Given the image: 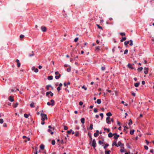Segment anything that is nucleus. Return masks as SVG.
I'll list each match as a JSON object with an SVG mask.
<instances>
[{
  "mask_svg": "<svg viewBox=\"0 0 154 154\" xmlns=\"http://www.w3.org/2000/svg\"><path fill=\"white\" fill-rule=\"evenodd\" d=\"M128 129V128L127 127H126V126H124V131L126 133H127V131L126 129Z\"/></svg>",
  "mask_w": 154,
  "mask_h": 154,
  "instance_id": "nucleus-23",
  "label": "nucleus"
},
{
  "mask_svg": "<svg viewBox=\"0 0 154 154\" xmlns=\"http://www.w3.org/2000/svg\"><path fill=\"white\" fill-rule=\"evenodd\" d=\"M106 123L108 124H110V121L109 120H106Z\"/></svg>",
  "mask_w": 154,
  "mask_h": 154,
  "instance_id": "nucleus-62",
  "label": "nucleus"
},
{
  "mask_svg": "<svg viewBox=\"0 0 154 154\" xmlns=\"http://www.w3.org/2000/svg\"><path fill=\"white\" fill-rule=\"evenodd\" d=\"M34 55V54L33 51H32V53L29 54V56L30 57H31Z\"/></svg>",
  "mask_w": 154,
  "mask_h": 154,
  "instance_id": "nucleus-17",
  "label": "nucleus"
},
{
  "mask_svg": "<svg viewBox=\"0 0 154 154\" xmlns=\"http://www.w3.org/2000/svg\"><path fill=\"white\" fill-rule=\"evenodd\" d=\"M72 130L71 129L67 131V132L68 134H69L71 133L72 132Z\"/></svg>",
  "mask_w": 154,
  "mask_h": 154,
  "instance_id": "nucleus-48",
  "label": "nucleus"
},
{
  "mask_svg": "<svg viewBox=\"0 0 154 154\" xmlns=\"http://www.w3.org/2000/svg\"><path fill=\"white\" fill-rule=\"evenodd\" d=\"M100 49V47L99 46H97L96 47V50H99Z\"/></svg>",
  "mask_w": 154,
  "mask_h": 154,
  "instance_id": "nucleus-47",
  "label": "nucleus"
},
{
  "mask_svg": "<svg viewBox=\"0 0 154 154\" xmlns=\"http://www.w3.org/2000/svg\"><path fill=\"white\" fill-rule=\"evenodd\" d=\"M140 84V82H137L134 84V85L136 87H137L139 86Z\"/></svg>",
  "mask_w": 154,
  "mask_h": 154,
  "instance_id": "nucleus-15",
  "label": "nucleus"
},
{
  "mask_svg": "<svg viewBox=\"0 0 154 154\" xmlns=\"http://www.w3.org/2000/svg\"><path fill=\"white\" fill-rule=\"evenodd\" d=\"M132 121L131 119H130V120H129L128 124L129 125H130L132 124Z\"/></svg>",
  "mask_w": 154,
  "mask_h": 154,
  "instance_id": "nucleus-28",
  "label": "nucleus"
},
{
  "mask_svg": "<svg viewBox=\"0 0 154 154\" xmlns=\"http://www.w3.org/2000/svg\"><path fill=\"white\" fill-rule=\"evenodd\" d=\"M148 68L145 67L144 68V73L145 74H146L148 73Z\"/></svg>",
  "mask_w": 154,
  "mask_h": 154,
  "instance_id": "nucleus-5",
  "label": "nucleus"
},
{
  "mask_svg": "<svg viewBox=\"0 0 154 154\" xmlns=\"http://www.w3.org/2000/svg\"><path fill=\"white\" fill-rule=\"evenodd\" d=\"M113 134L111 132H110L108 134V136L109 137L111 138L112 137Z\"/></svg>",
  "mask_w": 154,
  "mask_h": 154,
  "instance_id": "nucleus-14",
  "label": "nucleus"
},
{
  "mask_svg": "<svg viewBox=\"0 0 154 154\" xmlns=\"http://www.w3.org/2000/svg\"><path fill=\"white\" fill-rule=\"evenodd\" d=\"M8 100L11 102H13L14 101V97L11 96H10L9 97Z\"/></svg>",
  "mask_w": 154,
  "mask_h": 154,
  "instance_id": "nucleus-6",
  "label": "nucleus"
},
{
  "mask_svg": "<svg viewBox=\"0 0 154 154\" xmlns=\"http://www.w3.org/2000/svg\"><path fill=\"white\" fill-rule=\"evenodd\" d=\"M113 145H115L117 147V144L116 143V141L113 142V143L112 144V145L113 146Z\"/></svg>",
  "mask_w": 154,
  "mask_h": 154,
  "instance_id": "nucleus-45",
  "label": "nucleus"
},
{
  "mask_svg": "<svg viewBox=\"0 0 154 154\" xmlns=\"http://www.w3.org/2000/svg\"><path fill=\"white\" fill-rule=\"evenodd\" d=\"M129 42H130L129 45L130 46H131L133 45V41L132 40H130Z\"/></svg>",
  "mask_w": 154,
  "mask_h": 154,
  "instance_id": "nucleus-32",
  "label": "nucleus"
},
{
  "mask_svg": "<svg viewBox=\"0 0 154 154\" xmlns=\"http://www.w3.org/2000/svg\"><path fill=\"white\" fill-rule=\"evenodd\" d=\"M129 43V41H125L124 42V44L126 46Z\"/></svg>",
  "mask_w": 154,
  "mask_h": 154,
  "instance_id": "nucleus-38",
  "label": "nucleus"
},
{
  "mask_svg": "<svg viewBox=\"0 0 154 154\" xmlns=\"http://www.w3.org/2000/svg\"><path fill=\"white\" fill-rule=\"evenodd\" d=\"M16 62L17 63V66L18 67H20V62L19 60L18 59H17Z\"/></svg>",
  "mask_w": 154,
  "mask_h": 154,
  "instance_id": "nucleus-9",
  "label": "nucleus"
},
{
  "mask_svg": "<svg viewBox=\"0 0 154 154\" xmlns=\"http://www.w3.org/2000/svg\"><path fill=\"white\" fill-rule=\"evenodd\" d=\"M97 102L98 104H100L101 103V100L100 99H98L97 100Z\"/></svg>",
  "mask_w": 154,
  "mask_h": 154,
  "instance_id": "nucleus-25",
  "label": "nucleus"
},
{
  "mask_svg": "<svg viewBox=\"0 0 154 154\" xmlns=\"http://www.w3.org/2000/svg\"><path fill=\"white\" fill-rule=\"evenodd\" d=\"M51 93V91H48V92H47L46 93V96H48V95L50 94V93Z\"/></svg>",
  "mask_w": 154,
  "mask_h": 154,
  "instance_id": "nucleus-43",
  "label": "nucleus"
},
{
  "mask_svg": "<svg viewBox=\"0 0 154 154\" xmlns=\"http://www.w3.org/2000/svg\"><path fill=\"white\" fill-rule=\"evenodd\" d=\"M103 140H99V141L98 143L100 144L101 145L103 143Z\"/></svg>",
  "mask_w": 154,
  "mask_h": 154,
  "instance_id": "nucleus-31",
  "label": "nucleus"
},
{
  "mask_svg": "<svg viewBox=\"0 0 154 154\" xmlns=\"http://www.w3.org/2000/svg\"><path fill=\"white\" fill-rule=\"evenodd\" d=\"M110 150H107L105 151V154H110Z\"/></svg>",
  "mask_w": 154,
  "mask_h": 154,
  "instance_id": "nucleus-29",
  "label": "nucleus"
},
{
  "mask_svg": "<svg viewBox=\"0 0 154 154\" xmlns=\"http://www.w3.org/2000/svg\"><path fill=\"white\" fill-rule=\"evenodd\" d=\"M117 144V147H118L119 146H121V147H122L123 146H124V144H122L121 142L120 141H119L118 142Z\"/></svg>",
  "mask_w": 154,
  "mask_h": 154,
  "instance_id": "nucleus-7",
  "label": "nucleus"
},
{
  "mask_svg": "<svg viewBox=\"0 0 154 154\" xmlns=\"http://www.w3.org/2000/svg\"><path fill=\"white\" fill-rule=\"evenodd\" d=\"M30 107H34V103H33V102H32V103L30 104Z\"/></svg>",
  "mask_w": 154,
  "mask_h": 154,
  "instance_id": "nucleus-35",
  "label": "nucleus"
},
{
  "mask_svg": "<svg viewBox=\"0 0 154 154\" xmlns=\"http://www.w3.org/2000/svg\"><path fill=\"white\" fill-rule=\"evenodd\" d=\"M144 149L146 150H148V147L147 146H144Z\"/></svg>",
  "mask_w": 154,
  "mask_h": 154,
  "instance_id": "nucleus-52",
  "label": "nucleus"
},
{
  "mask_svg": "<svg viewBox=\"0 0 154 154\" xmlns=\"http://www.w3.org/2000/svg\"><path fill=\"white\" fill-rule=\"evenodd\" d=\"M32 70H34L35 72H38V69L37 68H35V67L33 66L32 67Z\"/></svg>",
  "mask_w": 154,
  "mask_h": 154,
  "instance_id": "nucleus-8",
  "label": "nucleus"
},
{
  "mask_svg": "<svg viewBox=\"0 0 154 154\" xmlns=\"http://www.w3.org/2000/svg\"><path fill=\"white\" fill-rule=\"evenodd\" d=\"M94 112L95 113H96L97 112V110L96 108H94Z\"/></svg>",
  "mask_w": 154,
  "mask_h": 154,
  "instance_id": "nucleus-54",
  "label": "nucleus"
},
{
  "mask_svg": "<svg viewBox=\"0 0 154 154\" xmlns=\"http://www.w3.org/2000/svg\"><path fill=\"white\" fill-rule=\"evenodd\" d=\"M81 121L82 122V123L84 124L85 122V119L84 118H82L81 119Z\"/></svg>",
  "mask_w": 154,
  "mask_h": 154,
  "instance_id": "nucleus-13",
  "label": "nucleus"
},
{
  "mask_svg": "<svg viewBox=\"0 0 154 154\" xmlns=\"http://www.w3.org/2000/svg\"><path fill=\"white\" fill-rule=\"evenodd\" d=\"M100 115L101 116L102 119L103 118V113H100Z\"/></svg>",
  "mask_w": 154,
  "mask_h": 154,
  "instance_id": "nucleus-59",
  "label": "nucleus"
},
{
  "mask_svg": "<svg viewBox=\"0 0 154 154\" xmlns=\"http://www.w3.org/2000/svg\"><path fill=\"white\" fill-rule=\"evenodd\" d=\"M99 135V134H97V133H96H96H95L94 134V136L95 137H97V136Z\"/></svg>",
  "mask_w": 154,
  "mask_h": 154,
  "instance_id": "nucleus-44",
  "label": "nucleus"
},
{
  "mask_svg": "<svg viewBox=\"0 0 154 154\" xmlns=\"http://www.w3.org/2000/svg\"><path fill=\"white\" fill-rule=\"evenodd\" d=\"M128 67L130 69H133L134 68L132 66V65L130 63H128L127 65Z\"/></svg>",
  "mask_w": 154,
  "mask_h": 154,
  "instance_id": "nucleus-11",
  "label": "nucleus"
},
{
  "mask_svg": "<svg viewBox=\"0 0 154 154\" xmlns=\"http://www.w3.org/2000/svg\"><path fill=\"white\" fill-rule=\"evenodd\" d=\"M88 136L89 137H90V138L91 140H92V137H91V135H92L91 134L90 132H88Z\"/></svg>",
  "mask_w": 154,
  "mask_h": 154,
  "instance_id": "nucleus-16",
  "label": "nucleus"
},
{
  "mask_svg": "<svg viewBox=\"0 0 154 154\" xmlns=\"http://www.w3.org/2000/svg\"><path fill=\"white\" fill-rule=\"evenodd\" d=\"M4 122L3 120L2 119H0V123L1 124H2Z\"/></svg>",
  "mask_w": 154,
  "mask_h": 154,
  "instance_id": "nucleus-51",
  "label": "nucleus"
},
{
  "mask_svg": "<svg viewBox=\"0 0 154 154\" xmlns=\"http://www.w3.org/2000/svg\"><path fill=\"white\" fill-rule=\"evenodd\" d=\"M51 143L53 145H54L55 144V141L54 140H53L51 141Z\"/></svg>",
  "mask_w": 154,
  "mask_h": 154,
  "instance_id": "nucleus-36",
  "label": "nucleus"
},
{
  "mask_svg": "<svg viewBox=\"0 0 154 154\" xmlns=\"http://www.w3.org/2000/svg\"><path fill=\"white\" fill-rule=\"evenodd\" d=\"M41 116L42 117V121H44L45 119H48L47 115L45 114L41 113Z\"/></svg>",
  "mask_w": 154,
  "mask_h": 154,
  "instance_id": "nucleus-1",
  "label": "nucleus"
},
{
  "mask_svg": "<svg viewBox=\"0 0 154 154\" xmlns=\"http://www.w3.org/2000/svg\"><path fill=\"white\" fill-rule=\"evenodd\" d=\"M104 131L106 130L108 132H109L110 131V129L109 128H104Z\"/></svg>",
  "mask_w": 154,
  "mask_h": 154,
  "instance_id": "nucleus-41",
  "label": "nucleus"
},
{
  "mask_svg": "<svg viewBox=\"0 0 154 154\" xmlns=\"http://www.w3.org/2000/svg\"><path fill=\"white\" fill-rule=\"evenodd\" d=\"M143 69V68L142 67H140L138 68L137 70L138 72H140L142 71Z\"/></svg>",
  "mask_w": 154,
  "mask_h": 154,
  "instance_id": "nucleus-22",
  "label": "nucleus"
},
{
  "mask_svg": "<svg viewBox=\"0 0 154 154\" xmlns=\"http://www.w3.org/2000/svg\"><path fill=\"white\" fill-rule=\"evenodd\" d=\"M53 79V77L52 76H51V75L49 76L48 77V79L49 80H52Z\"/></svg>",
  "mask_w": 154,
  "mask_h": 154,
  "instance_id": "nucleus-21",
  "label": "nucleus"
},
{
  "mask_svg": "<svg viewBox=\"0 0 154 154\" xmlns=\"http://www.w3.org/2000/svg\"><path fill=\"white\" fill-rule=\"evenodd\" d=\"M64 128L65 130H66L68 129V127L66 126H64Z\"/></svg>",
  "mask_w": 154,
  "mask_h": 154,
  "instance_id": "nucleus-57",
  "label": "nucleus"
},
{
  "mask_svg": "<svg viewBox=\"0 0 154 154\" xmlns=\"http://www.w3.org/2000/svg\"><path fill=\"white\" fill-rule=\"evenodd\" d=\"M109 146V144L108 143H106L105 144V145L104 146L103 148L104 149H106L107 147H108Z\"/></svg>",
  "mask_w": 154,
  "mask_h": 154,
  "instance_id": "nucleus-34",
  "label": "nucleus"
},
{
  "mask_svg": "<svg viewBox=\"0 0 154 154\" xmlns=\"http://www.w3.org/2000/svg\"><path fill=\"white\" fill-rule=\"evenodd\" d=\"M96 25L98 28L102 29V27L101 26H99V25L97 24Z\"/></svg>",
  "mask_w": 154,
  "mask_h": 154,
  "instance_id": "nucleus-42",
  "label": "nucleus"
},
{
  "mask_svg": "<svg viewBox=\"0 0 154 154\" xmlns=\"http://www.w3.org/2000/svg\"><path fill=\"white\" fill-rule=\"evenodd\" d=\"M114 138L115 140H117L118 138L119 137V135H118L117 133H115L113 134Z\"/></svg>",
  "mask_w": 154,
  "mask_h": 154,
  "instance_id": "nucleus-3",
  "label": "nucleus"
},
{
  "mask_svg": "<svg viewBox=\"0 0 154 154\" xmlns=\"http://www.w3.org/2000/svg\"><path fill=\"white\" fill-rule=\"evenodd\" d=\"M57 90L58 91H59L61 90L60 87H58L57 88Z\"/></svg>",
  "mask_w": 154,
  "mask_h": 154,
  "instance_id": "nucleus-58",
  "label": "nucleus"
},
{
  "mask_svg": "<svg viewBox=\"0 0 154 154\" xmlns=\"http://www.w3.org/2000/svg\"><path fill=\"white\" fill-rule=\"evenodd\" d=\"M101 69L102 70L104 71L105 69V67L104 66H102Z\"/></svg>",
  "mask_w": 154,
  "mask_h": 154,
  "instance_id": "nucleus-55",
  "label": "nucleus"
},
{
  "mask_svg": "<svg viewBox=\"0 0 154 154\" xmlns=\"http://www.w3.org/2000/svg\"><path fill=\"white\" fill-rule=\"evenodd\" d=\"M41 29L43 32H45L47 30V28L45 26H42L41 27Z\"/></svg>",
  "mask_w": 154,
  "mask_h": 154,
  "instance_id": "nucleus-4",
  "label": "nucleus"
},
{
  "mask_svg": "<svg viewBox=\"0 0 154 154\" xmlns=\"http://www.w3.org/2000/svg\"><path fill=\"white\" fill-rule=\"evenodd\" d=\"M78 39L79 38L78 37L75 38L74 39L75 42H77L78 40Z\"/></svg>",
  "mask_w": 154,
  "mask_h": 154,
  "instance_id": "nucleus-53",
  "label": "nucleus"
},
{
  "mask_svg": "<svg viewBox=\"0 0 154 154\" xmlns=\"http://www.w3.org/2000/svg\"><path fill=\"white\" fill-rule=\"evenodd\" d=\"M45 146L43 144H41L40 146V148L41 149H43L44 148Z\"/></svg>",
  "mask_w": 154,
  "mask_h": 154,
  "instance_id": "nucleus-19",
  "label": "nucleus"
},
{
  "mask_svg": "<svg viewBox=\"0 0 154 154\" xmlns=\"http://www.w3.org/2000/svg\"><path fill=\"white\" fill-rule=\"evenodd\" d=\"M50 102L51 103V106H53L54 105L55 101L54 100H53V99L51 100H50Z\"/></svg>",
  "mask_w": 154,
  "mask_h": 154,
  "instance_id": "nucleus-10",
  "label": "nucleus"
},
{
  "mask_svg": "<svg viewBox=\"0 0 154 154\" xmlns=\"http://www.w3.org/2000/svg\"><path fill=\"white\" fill-rule=\"evenodd\" d=\"M82 88L84 89L85 90H86L87 88L85 87L84 85H83L82 87Z\"/></svg>",
  "mask_w": 154,
  "mask_h": 154,
  "instance_id": "nucleus-49",
  "label": "nucleus"
},
{
  "mask_svg": "<svg viewBox=\"0 0 154 154\" xmlns=\"http://www.w3.org/2000/svg\"><path fill=\"white\" fill-rule=\"evenodd\" d=\"M18 105V103H17H17L15 104V105L13 106V107H14V108H16V107Z\"/></svg>",
  "mask_w": 154,
  "mask_h": 154,
  "instance_id": "nucleus-50",
  "label": "nucleus"
},
{
  "mask_svg": "<svg viewBox=\"0 0 154 154\" xmlns=\"http://www.w3.org/2000/svg\"><path fill=\"white\" fill-rule=\"evenodd\" d=\"M120 151L121 152H124L125 151H124V147H123V148L121 149H120Z\"/></svg>",
  "mask_w": 154,
  "mask_h": 154,
  "instance_id": "nucleus-40",
  "label": "nucleus"
},
{
  "mask_svg": "<svg viewBox=\"0 0 154 154\" xmlns=\"http://www.w3.org/2000/svg\"><path fill=\"white\" fill-rule=\"evenodd\" d=\"M128 49H126L125 51L124 54H127L128 53Z\"/></svg>",
  "mask_w": 154,
  "mask_h": 154,
  "instance_id": "nucleus-37",
  "label": "nucleus"
},
{
  "mask_svg": "<svg viewBox=\"0 0 154 154\" xmlns=\"http://www.w3.org/2000/svg\"><path fill=\"white\" fill-rule=\"evenodd\" d=\"M134 131H134V130H131L130 131V134L131 135H132V134H134Z\"/></svg>",
  "mask_w": 154,
  "mask_h": 154,
  "instance_id": "nucleus-30",
  "label": "nucleus"
},
{
  "mask_svg": "<svg viewBox=\"0 0 154 154\" xmlns=\"http://www.w3.org/2000/svg\"><path fill=\"white\" fill-rule=\"evenodd\" d=\"M90 129L91 130H92L93 129V124H91L90 125V127H89Z\"/></svg>",
  "mask_w": 154,
  "mask_h": 154,
  "instance_id": "nucleus-33",
  "label": "nucleus"
},
{
  "mask_svg": "<svg viewBox=\"0 0 154 154\" xmlns=\"http://www.w3.org/2000/svg\"><path fill=\"white\" fill-rule=\"evenodd\" d=\"M61 76V75L59 74L58 75H56L55 76V78L56 79H58Z\"/></svg>",
  "mask_w": 154,
  "mask_h": 154,
  "instance_id": "nucleus-18",
  "label": "nucleus"
},
{
  "mask_svg": "<svg viewBox=\"0 0 154 154\" xmlns=\"http://www.w3.org/2000/svg\"><path fill=\"white\" fill-rule=\"evenodd\" d=\"M3 126L4 127H7V125L6 123H4L3 125Z\"/></svg>",
  "mask_w": 154,
  "mask_h": 154,
  "instance_id": "nucleus-64",
  "label": "nucleus"
},
{
  "mask_svg": "<svg viewBox=\"0 0 154 154\" xmlns=\"http://www.w3.org/2000/svg\"><path fill=\"white\" fill-rule=\"evenodd\" d=\"M126 39V37H122V39L120 40L121 42H123Z\"/></svg>",
  "mask_w": 154,
  "mask_h": 154,
  "instance_id": "nucleus-24",
  "label": "nucleus"
},
{
  "mask_svg": "<svg viewBox=\"0 0 154 154\" xmlns=\"http://www.w3.org/2000/svg\"><path fill=\"white\" fill-rule=\"evenodd\" d=\"M106 116H107L108 117H109L112 115V114L110 112H109L106 113Z\"/></svg>",
  "mask_w": 154,
  "mask_h": 154,
  "instance_id": "nucleus-20",
  "label": "nucleus"
},
{
  "mask_svg": "<svg viewBox=\"0 0 154 154\" xmlns=\"http://www.w3.org/2000/svg\"><path fill=\"white\" fill-rule=\"evenodd\" d=\"M51 87V88H52V89H53V87H52V86L51 85H47L46 87V89L47 90H49V87Z\"/></svg>",
  "mask_w": 154,
  "mask_h": 154,
  "instance_id": "nucleus-12",
  "label": "nucleus"
},
{
  "mask_svg": "<svg viewBox=\"0 0 154 154\" xmlns=\"http://www.w3.org/2000/svg\"><path fill=\"white\" fill-rule=\"evenodd\" d=\"M24 35H20V38H21H21H24Z\"/></svg>",
  "mask_w": 154,
  "mask_h": 154,
  "instance_id": "nucleus-56",
  "label": "nucleus"
},
{
  "mask_svg": "<svg viewBox=\"0 0 154 154\" xmlns=\"http://www.w3.org/2000/svg\"><path fill=\"white\" fill-rule=\"evenodd\" d=\"M63 85L65 86L67 88L68 87V86H67V84H66V82H65L64 83Z\"/></svg>",
  "mask_w": 154,
  "mask_h": 154,
  "instance_id": "nucleus-63",
  "label": "nucleus"
},
{
  "mask_svg": "<svg viewBox=\"0 0 154 154\" xmlns=\"http://www.w3.org/2000/svg\"><path fill=\"white\" fill-rule=\"evenodd\" d=\"M120 35L122 36H125V32H121L120 33Z\"/></svg>",
  "mask_w": 154,
  "mask_h": 154,
  "instance_id": "nucleus-46",
  "label": "nucleus"
},
{
  "mask_svg": "<svg viewBox=\"0 0 154 154\" xmlns=\"http://www.w3.org/2000/svg\"><path fill=\"white\" fill-rule=\"evenodd\" d=\"M71 67L70 66H69V67L67 68L66 69V71L68 72H70L71 71Z\"/></svg>",
  "mask_w": 154,
  "mask_h": 154,
  "instance_id": "nucleus-27",
  "label": "nucleus"
},
{
  "mask_svg": "<svg viewBox=\"0 0 154 154\" xmlns=\"http://www.w3.org/2000/svg\"><path fill=\"white\" fill-rule=\"evenodd\" d=\"M83 103L82 102V101H80L79 102V105H80V106H82L83 105Z\"/></svg>",
  "mask_w": 154,
  "mask_h": 154,
  "instance_id": "nucleus-60",
  "label": "nucleus"
},
{
  "mask_svg": "<svg viewBox=\"0 0 154 154\" xmlns=\"http://www.w3.org/2000/svg\"><path fill=\"white\" fill-rule=\"evenodd\" d=\"M24 116L25 118H27L29 117V115L26 114H25L24 115Z\"/></svg>",
  "mask_w": 154,
  "mask_h": 154,
  "instance_id": "nucleus-39",
  "label": "nucleus"
},
{
  "mask_svg": "<svg viewBox=\"0 0 154 154\" xmlns=\"http://www.w3.org/2000/svg\"><path fill=\"white\" fill-rule=\"evenodd\" d=\"M55 74L56 75H59V74H60L59 73V72L58 71H57L55 72Z\"/></svg>",
  "mask_w": 154,
  "mask_h": 154,
  "instance_id": "nucleus-61",
  "label": "nucleus"
},
{
  "mask_svg": "<svg viewBox=\"0 0 154 154\" xmlns=\"http://www.w3.org/2000/svg\"><path fill=\"white\" fill-rule=\"evenodd\" d=\"M96 142L95 140L94 139H93L92 140V143L91 144V146L95 148L96 146Z\"/></svg>",
  "mask_w": 154,
  "mask_h": 154,
  "instance_id": "nucleus-2",
  "label": "nucleus"
},
{
  "mask_svg": "<svg viewBox=\"0 0 154 154\" xmlns=\"http://www.w3.org/2000/svg\"><path fill=\"white\" fill-rule=\"evenodd\" d=\"M79 131H76L75 133V136L76 137H78L79 136Z\"/></svg>",
  "mask_w": 154,
  "mask_h": 154,
  "instance_id": "nucleus-26",
  "label": "nucleus"
}]
</instances>
